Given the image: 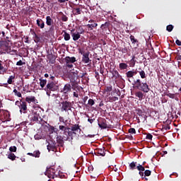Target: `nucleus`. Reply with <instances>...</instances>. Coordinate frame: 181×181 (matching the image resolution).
<instances>
[{"instance_id": "bf43d9fd", "label": "nucleus", "mask_w": 181, "mask_h": 181, "mask_svg": "<svg viewBox=\"0 0 181 181\" xmlns=\"http://www.w3.org/2000/svg\"><path fill=\"white\" fill-rule=\"evenodd\" d=\"M167 96L170 97V98H175V94L173 93H168Z\"/></svg>"}, {"instance_id": "c756f323", "label": "nucleus", "mask_w": 181, "mask_h": 181, "mask_svg": "<svg viewBox=\"0 0 181 181\" xmlns=\"http://www.w3.org/2000/svg\"><path fill=\"white\" fill-rule=\"evenodd\" d=\"M25 101L28 103V104H30V103H35L36 101V98L35 96H30L25 98Z\"/></svg>"}, {"instance_id": "72a5a7b5", "label": "nucleus", "mask_w": 181, "mask_h": 181, "mask_svg": "<svg viewBox=\"0 0 181 181\" xmlns=\"http://www.w3.org/2000/svg\"><path fill=\"white\" fill-rule=\"evenodd\" d=\"M129 39L132 43V45H136L138 46V40L136 39L135 36L134 35H130Z\"/></svg>"}, {"instance_id": "c85d7f7f", "label": "nucleus", "mask_w": 181, "mask_h": 181, "mask_svg": "<svg viewBox=\"0 0 181 181\" xmlns=\"http://www.w3.org/2000/svg\"><path fill=\"white\" fill-rule=\"evenodd\" d=\"M112 74L113 76V77L117 80L118 78H121V75L119 74V72H118V71L115 70L112 72Z\"/></svg>"}, {"instance_id": "a19ab883", "label": "nucleus", "mask_w": 181, "mask_h": 181, "mask_svg": "<svg viewBox=\"0 0 181 181\" xmlns=\"http://www.w3.org/2000/svg\"><path fill=\"white\" fill-rule=\"evenodd\" d=\"M105 91H106L107 93H110V91H112V86L109 85L106 86L105 88Z\"/></svg>"}, {"instance_id": "dca6fc26", "label": "nucleus", "mask_w": 181, "mask_h": 181, "mask_svg": "<svg viewBox=\"0 0 181 181\" xmlns=\"http://www.w3.org/2000/svg\"><path fill=\"white\" fill-rule=\"evenodd\" d=\"M90 52L87 51L86 54L82 55V63L85 64H88V63H91V59H90Z\"/></svg>"}, {"instance_id": "ddd939ff", "label": "nucleus", "mask_w": 181, "mask_h": 181, "mask_svg": "<svg viewBox=\"0 0 181 181\" xmlns=\"http://www.w3.org/2000/svg\"><path fill=\"white\" fill-rule=\"evenodd\" d=\"M30 120L33 122H37L38 121L40 122V121H42V117H40V111L33 112L30 117Z\"/></svg>"}, {"instance_id": "58836bf2", "label": "nucleus", "mask_w": 181, "mask_h": 181, "mask_svg": "<svg viewBox=\"0 0 181 181\" xmlns=\"http://www.w3.org/2000/svg\"><path fill=\"white\" fill-rule=\"evenodd\" d=\"M8 158L11 160H15V159H16V156H15V153H9L8 155Z\"/></svg>"}, {"instance_id": "412c9836", "label": "nucleus", "mask_w": 181, "mask_h": 181, "mask_svg": "<svg viewBox=\"0 0 181 181\" xmlns=\"http://www.w3.org/2000/svg\"><path fill=\"white\" fill-rule=\"evenodd\" d=\"M47 57L49 63H52V64H54V63H56V57L53 55V54H48Z\"/></svg>"}, {"instance_id": "2eb2a0df", "label": "nucleus", "mask_w": 181, "mask_h": 181, "mask_svg": "<svg viewBox=\"0 0 181 181\" xmlns=\"http://www.w3.org/2000/svg\"><path fill=\"white\" fill-rule=\"evenodd\" d=\"M70 137L67 134H64V136H58L57 138V142L59 145H63L64 141H68Z\"/></svg>"}, {"instance_id": "9d476101", "label": "nucleus", "mask_w": 181, "mask_h": 181, "mask_svg": "<svg viewBox=\"0 0 181 181\" xmlns=\"http://www.w3.org/2000/svg\"><path fill=\"white\" fill-rule=\"evenodd\" d=\"M53 23H54V22L53 21V19H52V17H50V16H47L46 17V25L47 26H50L49 32L51 33L54 32V25H53Z\"/></svg>"}, {"instance_id": "09e8293b", "label": "nucleus", "mask_w": 181, "mask_h": 181, "mask_svg": "<svg viewBox=\"0 0 181 181\" xmlns=\"http://www.w3.org/2000/svg\"><path fill=\"white\" fill-rule=\"evenodd\" d=\"M153 138V136L151 134L148 133L146 134V139H148V141H152Z\"/></svg>"}, {"instance_id": "e433bc0d", "label": "nucleus", "mask_w": 181, "mask_h": 181, "mask_svg": "<svg viewBox=\"0 0 181 181\" xmlns=\"http://www.w3.org/2000/svg\"><path fill=\"white\" fill-rule=\"evenodd\" d=\"M40 87H42V88H43L45 87V86H46V84H47V81L46 79H42L40 78Z\"/></svg>"}, {"instance_id": "0e129e2a", "label": "nucleus", "mask_w": 181, "mask_h": 181, "mask_svg": "<svg viewBox=\"0 0 181 181\" xmlns=\"http://www.w3.org/2000/svg\"><path fill=\"white\" fill-rule=\"evenodd\" d=\"M175 43H176V45H177V46H181V42H180V40H177L175 41Z\"/></svg>"}, {"instance_id": "aec40b11", "label": "nucleus", "mask_w": 181, "mask_h": 181, "mask_svg": "<svg viewBox=\"0 0 181 181\" xmlns=\"http://www.w3.org/2000/svg\"><path fill=\"white\" fill-rule=\"evenodd\" d=\"M94 154L96 155V156H105L104 147H102L101 148H96Z\"/></svg>"}, {"instance_id": "49530a36", "label": "nucleus", "mask_w": 181, "mask_h": 181, "mask_svg": "<svg viewBox=\"0 0 181 181\" xmlns=\"http://www.w3.org/2000/svg\"><path fill=\"white\" fill-rule=\"evenodd\" d=\"M33 39L35 43H39V42H40V37L37 35L34 36Z\"/></svg>"}, {"instance_id": "20e7f679", "label": "nucleus", "mask_w": 181, "mask_h": 181, "mask_svg": "<svg viewBox=\"0 0 181 181\" xmlns=\"http://www.w3.org/2000/svg\"><path fill=\"white\" fill-rule=\"evenodd\" d=\"M47 95L50 96V92L51 91H57L59 90V86L54 83L53 81H49L45 88Z\"/></svg>"}, {"instance_id": "774afa93", "label": "nucleus", "mask_w": 181, "mask_h": 181, "mask_svg": "<svg viewBox=\"0 0 181 181\" xmlns=\"http://www.w3.org/2000/svg\"><path fill=\"white\" fill-rule=\"evenodd\" d=\"M31 35H33V37L37 35V34H36V32H35L34 30L31 32Z\"/></svg>"}, {"instance_id": "a878e982", "label": "nucleus", "mask_w": 181, "mask_h": 181, "mask_svg": "<svg viewBox=\"0 0 181 181\" xmlns=\"http://www.w3.org/2000/svg\"><path fill=\"white\" fill-rule=\"evenodd\" d=\"M139 71H138V73L141 77V78L145 79L146 78V73H145V71L142 70V69L139 68Z\"/></svg>"}, {"instance_id": "7ed1b4c3", "label": "nucleus", "mask_w": 181, "mask_h": 181, "mask_svg": "<svg viewBox=\"0 0 181 181\" xmlns=\"http://www.w3.org/2000/svg\"><path fill=\"white\" fill-rule=\"evenodd\" d=\"M129 168L130 170H135V169H137V170L139 171V175L141 177H144V171H145V167H144V165L138 164V163L133 161L129 164Z\"/></svg>"}, {"instance_id": "ea45409f", "label": "nucleus", "mask_w": 181, "mask_h": 181, "mask_svg": "<svg viewBox=\"0 0 181 181\" xmlns=\"http://www.w3.org/2000/svg\"><path fill=\"white\" fill-rule=\"evenodd\" d=\"M34 158H40V151L39 150L33 152Z\"/></svg>"}, {"instance_id": "37998d69", "label": "nucleus", "mask_w": 181, "mask_h": 181, "mask_svg": "<svg viewBox=\"0 0 181 181\" xmlns=\"http://www.w3.org/2000/svg\"><path fill=\"white\" fill-rule=\"evenodd\" d=\"M13 93L15 95H17V97H19V98L22 97V93H21V92H18V90L16 89L13 90Z\"/></svg>"}, {"instance_id": "7c9ffc66", "label": "nucleus", "mask_w": 181, "mask_h": 181, "mask_svg": "<svg viewBox=\"0 0 181 181\" xmlns=\"http://www.w3.org/2000/svg\"><path fill=\"white\" fill-rule=\"evenodd\" d=\"M62 33H64L63 37H64V40H66V42L70 40V39H71L70 34H69L65 30H63Z\"/></svg>"}, {"instance_id": "f257e3e1", "label": "nucleus", "mask_w": 181, "mask_h": 181, "mask_svg": "<svg viewBox=\"0 0 181 181\" xmlns=\"http://www.w3.org/2000/svg\"><path fill=\"white\" fill-rule=\"evenodd\" d=\"M132 86H134L135 88L137 90H140L135 93L136 97L139 98V101H142L144 100V93H149L151 91V88H149V85L146 82H142L141 79H134ZM143 91V92H142Z\"/></svg>"}, {"instance_id": "0eeeda50", "label": "nucleus", "mask_w": 181, "mask_h": 181, "mask_svg": "<svg viewBox=\"0 0 181 181\" xmlns=\"http://www.w3.org/2000/svg\"><path fill=\"white\" fill-rule=\"evenodd\" d=\"M61 105L62 112H68V111H71V108H73V105L71 104V102H69L67 100L62 102Z\"/></svg>"}, {"instance_id": "39448f33", "label": "nucleus", "mask_w": 181, "mask_h": 181, "mask_svg": "<svg viewBox=\"0 0 181 181\" xmlns=\"http://www.w3.org/2000/svg\"><path fill=\"white\" fill-rule=\"evenodd\" d=\"M64 60L65 62V66L67 69H73V63H76V62H77L75 57H66Z\"/></svg>"}, {"instance_id": "bb28decb", "label": "nucleus", "mask_w": 181, "mask_h": 181, "mask_svg": "<svg viewBox=\"0 0 181 181\" xmlns=\"http://www.w3.org/2000/svg\"><path fill=\"white\" fill-rule=\"evenodd\" d=\"M1 50L0 51V54H6V52H8V46L1 45Z\"/></svg>"}, {"instance_id": "338daca9", "label": "nucleus", "mask_w": 181, "mask_h": 181, "mask_svg": "<svg viewBox=\"0 0 181 181\" xmlns=\"http://www.w3.org/2000/svg\"><path fill=\"white\" fill-rule=\"evenodd\" d=\"M73 95H74V97L78 98V93H77V92H74Z\"/></svg>"}, {"instance_id": "6e6552de", "label": "nucleus", "mask_w": 181, "mask_h": 181, "mask_svg": "<svg viewBox=\"0 0 181 181\" xmlns=\"http://www.w3.org/2000/svg\"><path fill=\"white\" fill-rule=\"evenodd\" d=\"M9 69V63L6 61L0 60V74H5Z\"/></svg>"}, {"instance_id": "4d7b16f0", "label": "nucleus", "mask_w": 181, "mask_h": 181, "mask_svg": "<svg viewBox=\"0 0 181 181\" xmlns=\"http://www.w3.org/2000/svg\"><path fill=\"white\" fill-rule=\"evenodd\" d=\"M87 75V73H83V74H80L78 76V78H83V77H84V76Z\"/></svg>"}, {"instance_id": "680f3d73", "label": "nucleus", "mask_w": 181, "mask_h": 181, "mask_svg": "<svg viewBox=\"0 0 181 181\" xmlns=\"http://www.w3.org/2000/svg\"><path fill=\"white\" fill-rule=\"evenodd\" d=\"M57 177H59L60 179H63V177H64V175L63 174H57Z\"/></svg>"}, {"instance_id": "423d86ee", "label": "nucleus", "mask_w": 181, "mask_h": 181, "mask_svg": "<svg viewBox=\"0 0 181 181\" xmlns=\"http://www.w3.org/2000/svg\"><path fill=\"white\" fill-rule=\"evenodd\" d=\"M15 104L17 105V107H18L21 114H22V112L23 114H26V110H28V104L26 102L22 101V100H21V101H16Z\"/></svg>"}, {"instance_id": "864d4df0", "label": "nucleus", "mask_w": 181, "mask_h": 181, "mask_svg": "<svg viewBox=\"0 0 181 181\" xmlns=\"http://www.w3.org/2000/svg\"><path fill=\"white\" fill-rule=\"evenodd\" d=\"M170 129V126H164L162 129L163 132L165 131H169Z\"/></svg>"}, {"instance_id": "e2e57ef3", "label": "nucleus", "mask_w": 181, "mask_h": 181, "mask_svg": "<svg viewBox=\"0 0 181 181\" xmlns=\"http://www.w3.org/2000/svg\"><path fill=\"white\" fill-rule=\"evenodd\" d=\"M49 76H50L49 77L50 80H52V81H54V78H56L55 76L52 74H50Z\"/></svg>"}, {"instance_id": "4c0bfd02", "label": "nucleus", "mask_w": 181, "mask_h": 181, "mask_svg": "<svg viewBox=\"0 0 181 181\" xmlns=\"http://www.w3.org/2000/svg\"><path fill=\"white\" fill-rule=\"evenodd\" d=\"M152 173V172L149 170H144V173L143 172V177H141L142 179H144L145 177L146 176H151V174Z\"/></svg>"}, {"instance_id": "f8f14e48", "label": "nucleus", "mask_w": 181, "mask_h": 181, "mask_svg": "<svg viewBox=\"0 0 181 181\" xmlns=\"http://www.w3.org/2000/svg\"><path fill=\"white\" fill-rule=\"evenodd\" d=\"M98 126L101 129H107L111 128V125L107 124V120L104 118H100L98 121Z\"/></svg>"}, {"instance_id": "2f4dec72", "label": "nucleus", "mask_w": 181, "mask_h": 181, "mask_svg": "<svg viewBox=\"0 0 181 181\" xmlns=\"http://www.w3.org/2000/svg\"><path fill=\"white\" fill-rule=\"evenodd\" d=\"M136 60H135V56L134 55L132 59L129 61V67H135Z\"/></svg>"}, {"instance_id": "f704fd0d", "label": "nucleus", "mask_w": 181, "mask_h": 181, "mask_svg": "<svg viewBox=\"0 0 181 181\" xmlns=\"http://www.w3.org/2000/svg\"><path fill=\"white\" fill-rule=\"evenodd\" d=\"M59 15L62 16L61 19L62 22H67V21H69V17H67V16L63 13V12H59Z\"/></svg>"}, {"instance_id": "603ef678", "label": "nucleus", "mask_w": 181, "mask_h": 181, "mask_svg": "<svg viewBox=\"0 0 181 181\" xmlns=\"http://www.w3.org/2000/svg\"><path fill=\"white\" fill-rule=\"evenodd\" d=\"M16 150H17V148H16V146H11L10 148H9V151H10V152L11 153H12V152H16Z\"/></svg>"}, {"instance_id": "1a4fd4ad", "label": "nucleus", "mask_w": 181, "mask_h": 181, "mask_svg": "<svg viewBox=\"0 0 181 181\" xmlns=\"http://www.w3.org/2000/svg\"><path fill=\"white\" fill-rule=\"evenodd\" d=\"M45 175L49 179H54V177H57L58 176L57 174H56V170L52 168H47Z\"/></svg>"}, {"instance_id": "9b49d317", "label": "nucleus", "mask_w": 181, "mask_h": 181, "mask_svg": "<svg viewBox=\"0 0 181 181\" xmlns=\"http://www.w3.org/2000/svg\"><path fill=\"white\" fill-rule=\"evenodd\" d=\"M48 151H52L54 152L55 149L57 148V143L53 139H51L48 141V145L47 146Z\"/></svg>"}, {"instance_id": "6ab92c4d", "label": "nucleus", "mask_w": 181, "mask_h": 181, "mask_svg": "<svg viewBox=\"0 0 181 181\" xmlns=\"http://www.w3.org/2000/svg\"><path fill=\"white\" fill-rule=\"evenodd\" d=\"M176 57H175V64L176 66H178L179 69L181 67V53L179 52H177L176 53Z\"/></svg>"}, {"instance_id": "4be33fe9", "label": "nucleus", "mask_w": 181, "mask_h": 181, "mask_svg": "<svg viewBox=\"0 0 181 181\" xmlns=\"http://www.w3.org/2000/svg\"><path fill=\"white\" fill-rule=\"evenodd\" d=\"M62 91L64 94H67V93L71 91V85H70V83L65 84Z\"/></svg>"}, {"instance_id": "6e6d98bb", "label": "nucleus", "mask_w": 181, "mask_h": 181, "mask_svg": "<svg viewBox=\"0 0 181 181\" xmlns=\"http://www.w3.org/2000/svg\"><path fill=\"white\" fill-rule=\"evenodd\" d=\"M23 64H25V62H22V60L16 62V66H23Z\"/></svg>"}, {"instance_id": "c9c22d12", "label": "nucleus", "mask_w": 181, "mask_h": 181, "mask_svg": "<svg viewBox=\"0 0 181 181\" xmlns=\"http://www.w3.org/2000/svg\"><path fill=\"white\" fill-rule=\"evenodd\" d=\"M72 89L76 91V90H78V91H80L81 88L78 86V83H72Z\"/></svg>"}, {"instance_id": "8fccbe9b", "label": "nucleus", "mask_w": 181, "mask_h": 181, "mask_svg": "<svg viewBox=\"0 0 181 181\" xmlns=\"http://www.w3.org/2000/svg\"><path fill=\"white\" fill-rule=\"evenodd\" d=\"M110 101H111L112 103L118 101V97H116V96L111 97L110 98Z\"/></svg>"}, {"instance_id": "393cba45", "label": "nucleus", "mask_w": 181, "mask_h": 181, "mask_svg": "<svg viewBox=\"0 0 181 181\" xmlns=\"http://www.w3.org/2000/svg\"><path fill=\"white\" fill-rule=\"evenodd\" d=\"M110 22L107 21V22H105L104 24H102L100 25V29L101 30H108V29L110 28Z\"/></svg>"}, {"instance_id": "052dcab7", "label": "nucleus", "mask_w": 181, "mask_h": 181, "mask_svg": "<svg viewBox=\"0 0 181 181\" xmlns=\"http://www.w3.org/2000/svg\"><path fill=\"white\" fill-rule=\"evenodd\" d=\"M94 121H95V119H88V122H90V124H93V122H94Z\"/></svg>"}, {"instance_id": "c03bdc74", "label": "nucleus", "mask_w": 181, "mask_h": 181, "mask_svg": "<svg viewBox=\"0 0 181 181\" xmlns=\"http://www.w3.org/2000/svg\"><path fill=\"white\" fill-rule=\"evenodd\" d=\"M166 30L168 32H172L173 30V25H167Z\"/></svg>"}, {"instance_id": "5fc2aeb1", "label": "nucleus", "mask_w": 181, "mask_h": 181, "mask_svg": "<svg viewBox=\"0 0 181 181\" xmlns=\"http://www.w3.org/2000/svg\"><path fill=\"white\" fill-rule=\"evenodd\" d=\"M78 52L80 54H81L82 56H83L84 54H86V53H87V52L84 51L83 49H78Z\"/></svg>"}, {"instance_id": "a211bd4d", "label": "nucleus", "mask_w": 181, "mask_h": 181, "mask_svg": "<svg viewBox=\"0 0 181 181\" xmlns=\"http://www.w3.org/2000/svg\"><path fill=\"white\" fill-rule=\"evenodd\" d=\"M88 23L86 26L90 30H93V29H95L98 26V24L93 19L89 20Z\"/></svg>"}, {"instance_id": "5701e85b", "label": "nucleus", "mask_w": 181, "mask_h": 181, "mask_svg": "<svg viewBox=\"0 0 181 181\" xmlns=\"http://www.w3.org/2000/svg\"><path fill=\"white\" fill-rule=\"evenodd\" d=\"M37 26H38L40 29H45V21H43L42 18H38L37 20Z\"/></svg>"}, {"instance_id": "de8ad7c7", "label": "nucleus", "mask_w": 181, "mask_h": 181, "mask_svg": "<svg viewBox=\"0 0 181 181\" xmlns=\"http://www.w3.org/2000/svg\"><path fill=\"white\" fill-rule=\"evenodd\" d=\"M88 105H90V107H93L94 104H95V102L93 99H89L88 102Z\"/></svg>"}, {"instance_id": "4468645a", "label": "nucleus", "mask_w": 181, "mask_h": 181, "mask_svg": "<svg viewBox=\"0 0 181 181\" xmlns=\"http://www.w3.org/2000/svg\"><path fill=\"white\" fill-rule=\"evenodd\" d=\"M78 29L79 30H81L80 33H74L71 34L73 40H74V42H77V40H78V39L81 37V35H83V33H84V29H83L81 27H79Z\"/></svg>"}, {"instance_id": "79ce46f5", "label": "nucleus", "mask_w": 181, "mask_h": 181, "mask_svg": "<svg viewBox=\"0 0 181 181\" xmlns=\"http://www.w3.org/2000/svg\"><path fill=\"white\" fill-rule=\"evenodd\" d=\"M15 78V76H10L8 81H7V83L8 84H12V83L13 82L12 80H13Z\"/></svg>"}, {"instance_id": "473e14b6", "label": "nucleus", "mask_w": 181, "mask_h": 181, "mask_svg": "<svg viewBox=\"0 0 181 181\" xmlns=\"http://www.w3.org/2000/svg\"><path fill=\"white\" fill-rule=\"evenodd\" d=\"M119 70H127L128 69V64L126 63H120L119 64Z\"/></svg>"}, {"instance_id": "f03ea898", "label": "nucleus", "mask_w": 181, "mask_h": 181, "mask_svg": "<svg viewBox=\"0 0 181 181\" xmlns=\"http://www.w3.org/2000/svg\"><path fill=\"white\" fill-rule=\"evenodd\" d=\"M59 131L63 132V135H68L71 139H73L74 136H77V132H81V129L79 124H72L71 127H66L64 125L59 126Z\"/></svg>"}, {"instance_id": "3c124183", "label": "nucleus", "mask_w": 181, "mask_h": 181, "mask_svg": "<svg viewBox=\"0 0 181 181\" xmlns=\"http://www.w3.org/2000/svg\"><path fill=\"white\" fill-rule=\"evenodd\" d=\"M128 132L129 134H136V130H135V128H130Z\"/></svg>"}, {"instance_id": "13d9d810", "label": "nucleus", "mask_w": 181, "mask_h": 181, "mask_svg": "<svg viewBox=\"0 0 181 181\" xmlns=\"http://www.w3.org/2000/svg\"><path fill=\"white\" fill-rule=\"evenodd\" d=\"M59 122H63V124H66V122H64V117L60 116L59 117Z\"/></svg>"}, {"instance_id": "f3484780", "label": "nucleus", "mask_w": 181, "mask_h": 181, "mask_svg": "<svg viewBox=\"0 0 181 181\" xmlns=\"http://www.w3.org/2000/svg\"><path fill=\"white\" fill-rule=\"evenodd\" d=\"M137 74H138V72H136V71H135L134 69L126 72V77L127 78V81L129 83H131V78L134 79V76H136Z\"/></svg>"}, {"instance_id": "cd10ccee", "label": "nucleus", "mask_w": 181, "mask_h": 181, "mask_svg": "<svg viewBox=\"0 0 181 181\" xmlns=\"http://www.w3.org/2000/svg\"><path fill=\"white\" fill-rule=\"evenodd\" d=\"M73 13L76 16L77 15H81V8H73Z\"/></svg>"}, {"instance_id": "b1692460", "label": "nucleus", "mask_w": 181, "mask_h": 181, "mask_svg": "<svg viewBox=\"0 0 181 181\" xmlns=\"http://www.w3.org/2000/svg\"><path fill=\"white\" fill-rule=\"evenodd\" d=\"M71 77L74 80H77L78 78V71L75 69H72L71 71Z\"/></svg>"}, {"instance_id": "69168bd1", "label": "nucleus", "mask_w": 181, "mask_h": 181, "mask_svg": "<svg viewBox=\"0 0 181 181\" xmlns=\"http://www.w3.org/2000/svg\"><path fill=\"white\" fill-rule=\"evenodd\" d=\"M87 100H88V97L86 96L83 98V104H86V101H87Z\"/></svg>"}, {"instance_id": "a18cd8bd", "label": "nucleus", "mask_w": 181, "mask_h": 181, "mask_svg": "<svg viewBox=\"0 0 181 181\" xmlns=\"http://www.w3.org/2000/svg\"><path fill=\"white\" fill-rule=\"evenodd\" d=\"M8 53H9V54H11L12 56H13V54H18V50H16V49H10Z\"/></svg>"}]
</instances>
